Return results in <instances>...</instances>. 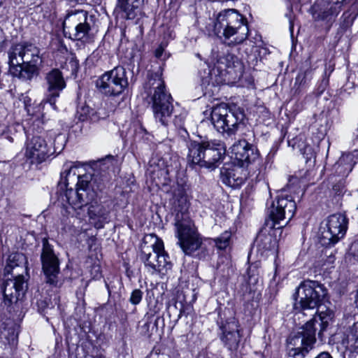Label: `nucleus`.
<instances>
[{"label": "nucleus", "instance_id": "nucleus-44", "mask_svg": "<svg viewBox=\"0 0 358 358\" xmlns=\"http://www.w3.org/2000/svg\"><path fill=\"white\" fill-rule=\"evenodd\" d=\"M354 141L358 142V128L354 131Z\"/></svg>", "mask_w": 358, "mask_h": 358}, {"label": "nucleus", "instance_id": "nucleus-54", "mask_svg": "<svg viewBox=\"0 0 358 358\" xmlns=\"http://www.w3.org/2000/svg\"><path fill=\"white\" fill-rule=\"evenodd\" d=\"M208 358H218V357H217L215 356H212L211 357H208Z\"/></svg>", "mask_w": 358, "mask_h": 358}, {"label": "nucleus", "instance_id": "nucleus-45", "mask_svg": "<svg viewBox=\"0 0 358 358\" xmlns=\"http://www.w3.org/2000/svg\"><path fill=\"white\" fill-rule=\"evenodd\" d=\"M174 123L176 125L180 127L181 126V119L176 117V119L174 120Z\"/></svg>", "mask_w": 358, "mask_h": 358}, {"label": "nucleus", "instance_id": "nucleus-3", "mask_svg": "<svg viewBox=\"0 0 358 358\" xmlns=\"http://www.w3.org/2000/svg\"><path fill=\"white\" fill-rule=\"evenodd\" d=\"M145 92L150 97L148 102L152 104L155 120L163 126H167L171 120L173 111V99L171 94L166 91L159 71L148 73Z\"/></svg>", "mask_w": 358, "mask_h": 358}, {"label": "nucleus", "instance_id": "nucleus-38", "mask_svg": "<svg viewBox=\"0 0 358 358\" xmlns=\"http://www.w3.org/2000/svg\"><path fill=\"white\" fill-rule=\"evenodd\" d=\"M300 182V179L296 176H290L288 180L287 187L291 188L294 187L295 185H298Z\"/></svg>", "mask_w": 358, "mask_h": 358}, {"label": "nucleus", "instance_id": "nucleus-1", "mask_svg": "<svg viewBox=\"0 0 358 358\" xmlns=\"http://www.w3.org/2000/svg\"><path fill=\"white\" fill-rule=\"evenodd\" d=\"M294 310L299 318L301 315L313 317L300 328V331L292 334L287 339V350L289 357L303 358L313 348L316 341L317 325L320 327L317 335L321 341L333 320L334 312L329 309L321 310L319 314L316 308L327 295L324 286L317 281L306 280L298 287Z\"/></svg>", "mask_w": 358, "mask_h": 358}, {"label": "nucleus", "instance_id": "nucleus-14", "mask_svg": "<svg viewBox=\"0 0 358 358\" xmlns=\"http://www.w3.org/2000/svg\"><path fill=\"white\" fill-rule=\"evenodd\" d=\"M348 220L343 214L330 215L321 229V241L323 245H334L345 234Z\"/></svg>", "mask_w": 358, "mask_h": 358}, {"label": "nucleus", "instance_id": "nucleus-53", "mask_svg": "<svg viewBox=\"0 0 358 358\" xmlns=\"http://www.w3.org/2000/svg\"><path fill=\"white\" fill-rule=\"evenodd\" d=\"M4 0H0V6L3 3Z\"/></svg>", "mask_w": 358, "mask_h": 358}, {"label": "nucleus", "instance_id": "nucleus-31", "mask_svg": "<svg viewBox=\"0 0 358 358\" xmlns=\"http://www.w3.org/2000/svg\"><path fill=\"white\" fill-rule=\"evenodd\" d=\"M275 241H272L271 236H259L257 239V244L259 248H262L265 250H271L275 247Z\"/></svg>", "mask_w": 358, "mask_h": 358}, {"label": "nucleus", "instance_id": "nucleus-49", "mask_svg": "<svg viewBox=\"0 0 358 358\" xmlns=\"http://www.w3.org/2000/svg\"><path fill=\"white\" fill-rule=\"evenodd\" d=\"M289 28H290L291 31H292L293 24H292V22H290V27H289Z\"/></svg>", "mask_w": 358, "mask_h": 358}, {"label": "nucleus", "instance_id": "nucleus-9", "mask_svg": "<svg viewBox=\"0 0 358 358\" xmlns=\"http://www.w3.org/2000/svg\"><path fill=\"white\" fill-rule=\"evenodd\" d=\"M92 16L84 10L68 12L63 22V31L66 37L73 41H82L89 37L92 29L89 21Z\"/></svg>", "mask_w": 358, "mask_h": 358}, {"label": "nucleus", "instance_id": "nucleus-42", "mask_svg": "<svg viewBox=\"0 0 358 358\" xmlns=\"http://www.w3.org/2000/svg\"><path fill=\"white\" fill-rule=\"evenodd\" d=\"M162 53H163V48H161V47H159L156 50H155V57H157V58H160L162 55Z\"/></svg>", "mask_w": 358, "mask_h": 358}, {"label": "nucleus", "instance_id": "nucleus-46", "mask_svg": "<svg viewBox=\"0 0 358 358\" xmlns=\"http://www.w3.org/2000/svg\"><path fill=\"white\" fill-rule=\"evenodd\" d=\"M17 264H15V265H13V264H9L6 267L5 270H6V271L7 273H9V271H10V270H9V269H10V268H12L13 267H14L15 266H17Z\"/></svg>", "mask_w": 358, "mask_h": 358}, {"label": "nucleus", "instance_id": "nucleus-32", "mask_svg": "<svg viewBox=\"0 0 358 358\" xmlns=\"http://www.w3.org/2000/svg\"><path fill=\"white\" fill-rule=\"evenodd\" d=\"M231 236L230 231H225L219 237L214 239L216 246L220 250L225 249L229 245Z\"/></svg>", "mask_w": 358, "mask_h": 358}, {"label": "nucleus", "instance_id": "nucleus-26", "mask_svg": "<svg viewBox=\"0 0 358 358\" xmlns=\"http://www.w3.org/2000/svg\"><path fill=\"white\" fill-rule=\"evenodd\" d=\"M323 8L317 13L316 17L322 20H331L341 10L342 1L339 0H322Z\"/></svg>", "mask_w": 358, "mask_h": 358}, {"label": "nucleus", "instance_id": "nucleus-34", "mask_svg": "<svg viewBox=\"0 0 358 358\" xmlns=\"http://www.w3.org/2000/svg\"><path fill=\"white\" fill-rule=\"evenodd\" d=\"M299 147L300 152L303 155L306 162L315 157V152L311 145H304L303 147H301V145H299Z\"/></svg>", "mask_w": 358, "mask_h": 358}, {"label": "nucleus", "instance_id": "nucleus-21", "mask_svg": "<svg viewBox=\"0 0 358 358\" xmlns=\"http://www.w3.org/2000/svg\"><path fill=\"white\" fill-rule=\"evenodd\" d=\"M357 162V157L352 153H345L331 169L330 180L334 183L337 181L336 177L345 178L352 171Z\"/></svg>", "mask_w": 358, "mask_h": 358}, {"label": "nucleus", "instance_id": "nucleus-35", "mask_svg": "<svg viewBox=\"0 0 358 358\" xmlns=\"http://www.w3.org/2000/svg\"><path fill=\"white\" fill-rule=\"evenodd\" d=\"M143 292L139 289H134L131 294L129 301L133 305L138 304L143 298Z\"/></svg>", "mask_w": 358, "mask_h": 358}, {"label": "nucleus", "instance_id": "nucleus-17", "mask_svg": "<svg viewBox=\"0 0 358 358\" xmlns=\"http://www.w3.org/2000/svg\"><path fill=\"white\" fill-rule=\"evenodd\" d=\"M77 167L73 166L71 162L64 164V170L61 173V180L59 185L67 187L71 184H75L76 189H83L86 192H93L89 187L91 176L89 175H78L76 173Z\"/></svg>", "mask_w": 358, "mask_h": 358}, {"label": "nucleus", "instance_id": "nucleus-10", "mask_svg": "<svg viewBox=\"0 0 358 358\" xmlns=\"http://www.w3.org/2000/svg\"><path fill=\"white\" fill-rule=\"evenodd\" d=\"M128 85L126 69L120 66L105 72L96 82L100 92L108 96L120 95Z\"/></svg>", "mask_w": 358, "mask_h": 358}, {"label": "nucleus", "instance_id": "nucleus-48", "mask_svg": "<svg viewBox=\"0 0 358 358\" xmlns=\"http://www.w3.org/2000/svg\"><path fill=\"white\" fill-rule=\"evenodd\" d=\"M139 129L143 131V132H145V129L144 128H143L141 126H140Z\"/></svg>", "mask_w": 358, "mask_h": 358}, {"label": "nucleus", "instance_id": "nucleus-24", "mask_svg": "<svg viewBox=\"0 0 358 358\" xmlns=\"http://www.w3.org/2000/svg\"><path fill=\"white\" fill-rule=\"evenodd\" d=\"M144 0H117L114 13L117 16L126 20L134 19L136 10L143 4Z\"/></svg>", "mask_w": 358, "mask_h": 358}, {"label": "nucleus", "instance_id": "nucleus-4", "mask_svg": "<svg viewBox=\"0 0 358 358\" xmlns=\"http://www.w3.org/2000/svg\"><path fill=\"white\" fill-rule=\"evenodd\" d=\"M10 71L24 80H30L38 75L41 63L39 50L32 44H16L8 51Z\"/></svg>", "mask_w": 358, "mask_h": 358}, {"label": "nucleus", "instance_id": "nucleus-47", "mask_svg": "<svg viewBox=\"0 0 358 358\" xmlns=\"http://www.w3.org/2000/svg\"><path fill=\"white\" fill-rule=\"evenodd\" d=\"M93 358H106V357L103 355H96V356L94 357Z\"/></svg>", "mask_w": 358, "mask_h": 358}, {"label": "nucleus", "instance_id": "nucleus-33", "mask_svg": "<svg viewBox=\"0 0 358 358\" xmlns=\"http://www.w3.org/2000/svg\"><path fill=\"white\" fill-rule=\"evenodd\" d=\"M66 138L64 134H59L56 136L54 141V146L52 148L53 154L55 152L59 153L65 147Z\"/></svg>", "mask_w": 358, "mask_h": 358}, {"label": "nucleus", "instance_id": "nucleus-12", "mask_svg": "<svg viewBox=\"0 0 358 358\" xmlns=\"http://www.w3.org/2000/svg\"><path fill=\"white\" fill-rule=\"evenodd\" d=\"M42 269L45 277V282L54 287L62 285L59 278V261L54 252L52 246L46 238L43 239V248L41 255Z\"/></svg>", "mask_w": 358, "mask_h": 358}, {"label": "nucleus", "instance_id": "nucleus-36", "mask_svg": "<svg viewBox=\"0 0 358 358\" xmlns=\"http://www.w3.org/2000/svg\"><path fill=\"white\" fill-rule=\"evenodd\" d=\"M348 255L353 258L355 261L358 262V241H355L352 243Z\"/></svg>", "mask_w": 358, "mask_h": 358}, {"label": "nucleus", "instance_id": "nucleus-39", "mask_svg": "<svg viewBox=\"0 0 358 358\" xmlns=\"http://www.w3.org/2000/svg\"><path fill=\"white\" fill-rule=\"evenodd\" d=\"M92 274H94V276H93L94 278L98 279L101 277V273L100 271L99 266H94L92 267Z\"/></svg>", "mask_w": 358, "mask_h": 358}, {"label": "nucleus", "instance_id": "nucleus-50", "mask_svg": "<svg viewBox=\"0 0 358 358\" xmlns=\"http://www.w3.org/2000/svg\"><path fill=\"white\" fill-rule=\"evenodd\" d=\"M356 303H357V306H358V292H357V294Z\"/></svg>", "mask_w": 358, "mask_h": 358}, {"label": "nucleus", "instance_id": "nucleus-8", "mask_svg": "<svg viewBox=\"0 0 358 358\" xmlns=\"http://www.w3.org/2000/svg\"><path fill=\"white\" fill-rule=\"evenodd\" d=\"M150 245H148L146 238L141 244V259L152 274H165L171 268L169 255L164 250V243L156 236H150Z\"/></svg>", "mask_w": 358, "mask_h": 358}, {"label": "nucleus", "instance_id": "nucleus-5", "mask_svg": "<svg viewBox=\"0 0 358 358\" xmlns=\"http://www.w3.org/2000/svg\"><path fill=\"white\" fill-rule=\"evenodd\" d=\"M225 151L224 145L220 141H192L188 144L187 161L200 167L214 169Z\"/></svg>", "mask_w": 358, "mask_h": 358}, {"label": "nucleus", "instance_id": "nucleus-6", "mask_svg": "<svg viewBox=\"0 0 358 358\" xmlns=\"http://www.w3.org/2000/svg\"><path fill=\"white\" fill-rule=\"evenodd\" d=\"M178 202L182 203V207L178 210L175 217L176 236L182 251L186 255H191L201 247V242L187 212L188 205L186 198L181 196Z\"/></svg>", "mask_w": 358, "mask_h": 358}, {"label": "nucleus", "instance_id": "nucleus-15", "mask_svg": "<svg viewBox=\"0 0 358 358\" xmlns=\"http://www.w3.org/2000/svg\"><path fill=\"white\" fill-rule=\"evenodd\" d=\"M27 283L22 275H17L13 279H7L2 285L4 303L8 306L20 300L27 290Z\"/></svg>", "mask_w": 358, "mask_h": 358}, {"label": "nucleus", "instance_id": "nucleus-37", "mask_svg": "<svg viewBox=\"0 0 358 358\" xmlns=\"http://www.w3.org/2000/svg\"><path fill=\"white\" fill-rule=\"evenodd\" d=\"M344 186V178H339L338 183L333 185V189L336 194H340L342 192Z\"/></svg>", "mask_w": 358, "mask_h": 358}, {"label": "nucleus", "instance_id": "nucleus-19", "mask_svg": "<svg viewBox=\"0 0 358 358\" xmlns=\"http://www.w3.org/2000/svg\"><path fill=\"white\" fill-rule=\"evenodd\" d=\"M231 154L241 166H248L255 162L259 157L256 148L245 140H239L231 146Z\"/></svg>", "mask_w": 358, "mask_h": 358}, {"label": "nucleus", "instance_id": "nucleus-55", "mask_svg": "<svg viewBox=\"0 0 358 358\" xmlns=\"http://www.w3.org/2000/svg\"><path fill=\"white\" fill-rule=\"evenodd\" d=\"M357 209H358V208H357Z\"/></svg>", "mask_w": 358, "mask_h": 358}, {"label": "nucleus", "instance_id": "nucleus-28", "mask_svg": "<svg viewBox=\"0 0 358 358\" xmlns=\"http://www.w3.org/2000/svg\"><path fill=\"white\" fill-rule=\"evenodd\" d=\"M347 348L350 352H358V321L350 328L347 336Z\"/></svg>", "mask_w": 358, "mask_h": 358}, {"label": "nucleus", "instance_id": "nucleus-13", "mask_svg": "<svg viewBox=\"0 0 358 358\" xmlns=\"http://www.w3.org/2000/svg\"><path fill=\"white\" fill-rule=\"evenodd\" d=\"M212 61L221 71H226L228 73L234 74V78H240L244 71L241 61L223 45L212 50Z\"/></svg>", "mask_w": 358, "mask_h": 358}, {"label": "nucleus", "instance_id": "nucleus-30", "mask_svg": "<svg viewBox=\"0 0 358 358\" xmlns=\"http://www.w3.org/2000/svg\"><path fill=\"white\" fill-rule=\"evenodd\" d=\"M78 113H80L79 119L81 121L89 119L92 122H96L99 120L96 112L91 109L89 106H82L78 109Z\"/></svg>", "mask_w": 358, "mask_h": 358}, {"label": "nucleus", "instance_id": "nucleus-40", "mask_svg": "<svg viewBox=\"0 0 358 358\" xmlns=\"http://www.w3.org/2000/svg\"><path fill=\"white\" fill-rule=\"evenodd\" d=\"M306 75H307V71H306L304 73L299 74L297 78H296V82H298L299 80H301L300 85H301L303 83V84H305L306 80L303 81V80H305Z\"/></svg>", "mask_w": 358, "mask_h": 358}, {"label": "nucleus", "instance_id": "nucleus-2", "mask_svg": "<svg viewBox=\"0 0 358 358\" xmlns=\"http://www.w3.org/2000/svg\"><path fill=\"white\" fill-rule=\"evenodd\" d=\"M213 34L224 44L235 46L248 36L247 20L236 9H224L216 16L212 24Z\"/></svg>", "mask_w": 358, "mask_h": 358}, {"label": "nucleus", "instance_id": "nucleus-11", "mask_svg": "<svg viewBox=\"0 0 358 358\" xmlns=\"http://www.w3.org/2000/svg\"><path fill=\"white\" fill-rule=\"evenodd\" d=\"M296 209V203L291 196H278L268 207L267 215L270 220L267 221V225L272 229H281L284 225H280V222L287 220L286 225L294 215Z\"/></svg>", "mask_w": 358, "mask_h": 358}, {"label": "nucleus", "instance_id": "nucleus-43", "mask_svg": "<svg viewBox=\"0 0 358 358\" xmlns=\"http://www.w3.org/2000/svg\"><path fill=\"white\" fill-rule=\"evenodd\" d=\"M20 257V255H19V254H15V255H10V256L9 257V261H10V262H11V258H12L13 260H15V259H18Z\"/></svg>", "mask_w": 358, "mask_h": 358}, {"label": "nucleus", "instance_id": "nucleus-7", "mask_svg": "<svg viewBox=\"0 0 358 358\" xmlns=\"http://www.w3.org/2000/svg\"><path fill=\"white\" fill-rule=\"evenodd\" d=\"M243 110L235 105L228 106L222 103L214 107L211 112V121L215 129L231 136L243 126Z\"/></svg>", "mask_w": 358, "mask_h": 358}, {"label": "nucleus", "instance_id": "nucleus-20", "mask_svg": "<svg viewBox=\"0 0 358 358\" xmlns=\"http://www.w3.org/2000/svg\"><path fill=\"white\" fill-rule=\"evenodd\" d=\"M45 80L47 83L46 101L56 108V99L59 97L60 92L65 88V81L62 73L58 69H53L49 72Z\"/></svg>", "mask_w": 358, "mask_h": 358}, {"label": "nucleus", "instance_id": "nucleus-23", "mask_svg": "<svg viewBox=\"0 0 358 358\" xmlns=\"http://www.w3.org/2000/svg\"><path fill=\"white\" fill-rule=\"evenodd\" d=\"M245 175L240 167H222L220 170V179L226 185L232 188L240 187L245 180Z\"/></svg>", "mask_w": 358, "mask_h": 358}, {"label": "nucleus", "instance_id": "nucleus-16", "mask_svg": "<svg viewBox=\"0 0 358 358\" xmlns=\"http://www.w3.org/2000/svg\"><path fill=\"white\" fill-rule=\"evenodd\" d=\"M52 155V147L42 136H33L27 145L25 156L31 159V163H41Z\"/></svg>", "mask_w": 358, "mask_h": 358}, {"label": "nucleus", "instance_id": "nucleus-52", "mask_svg": "<svg viewBox=\"0 0 358 358\" xmlns=\"http://www.w3.org/2000/svg\"><path fill=\"white\" fill-rule=\"evenodd\" d=\"M277 270H278V267H277V265L275 264V275H276V273H277Z\"/></svg>", "mask_w": 358, "mask_h": 358}, {"label": "nucleus", "instance_id": "nucleus-29", "mask_svg": "<svg viewBox=\"0 0 358 358\" xmlns=\"http://www.w3.org/2000/svg\"><path fill=\"white\" fill-rule=\"evenodd\" d=\"M117 160L112 155H108L105 158L99 159L95 163V168H98L101 171H107L113 169L115 165Z\"/></svg>", "mask_w": 358, "mask_h": 358}, {"label": "nucleus", "instance_id": "nucleus-51", "mask_svg": "<svg viewBox=\"0 0 358 358\" xmlns=\"http://www.w3.org/2000/svg\"><path fill=\"white\" fill-rule=\"evenodd\" d=\"M196 56L198 58L201 59V55H200V54L197 53V54H196Z\"/></svg>", "mask_w": 358, "mask_h": 358}, {"label": "nucleus", "instance_id": "nucleus-41", "mask_svg": "<svg viewBox=\"0 0 358 358\" xmlns=\"http://www.w3.org/2000/svg\"><path fill=\"white\" fill-rule=\"evenodd\" d=\"M315 358H332L331 355L327 352L320 353Z\"/></svg>", "mask_w": 358, "mask_h": 358}, {"label": "nucleus", "instance_id": "nucleus-27", "mask_svg": "<svg viewBox=\"0 0 358 358\" xmlns=\"http://www.w3.org/2000/svg\"><path fill=\"white\" fill-rule=\"evenodd\" d=\"M88 215L90 220H97L96 227L101 228L104 222L109 220L110 212L103 205L91 204L88 208Z\"/></svg>", "mask_w": 358, "mask_h": 358}, {"label": "nucleus", "instance_id": "nucleus-22", "mask_svg": "<svg viewBox=\"0 0 358 358\" xmlns=\"http://www.w3.org/2000/svg\"><path fill=\"white\" fill-rule=\"evenodd\" d=\"M66 188L65 197L69 204L75 210L80 209L89 205L94 198V192H86L85 189H76L71 187Z\"/></svg>", "mask_w": 358, "mask_h": 358}, {"label": "nucleus", "instance_id": "nucleus-18", "mask_svg": "<svg viewBox=\"0 0 358 358\" xmlns=\"http://www.w3.org/2000/svg\"><path fill=\"white\" fill-rule=\"evenodd\" d=\"M222 330L221 341L224 346L231 352L238 350L241 342V334L238 321L234 318H229L220 326Z\"/></svg>", "mask_w": 358, "mask_h": 358}, {"label": "nucleus", "instance_id": "nucleus-25", "mask_svg": "<svg viewBox=\"0 0 358 358\" xmlns=\"http://www.w3.org/2000/svg\"><path fill=\"white\" fill-rule=\"evenodd\" d=\"M19 328V324L10 319L0 323V341L10 345H16Z\"/></svg>", "mask_w": 358, "mask_h": 358}]
</instances>
